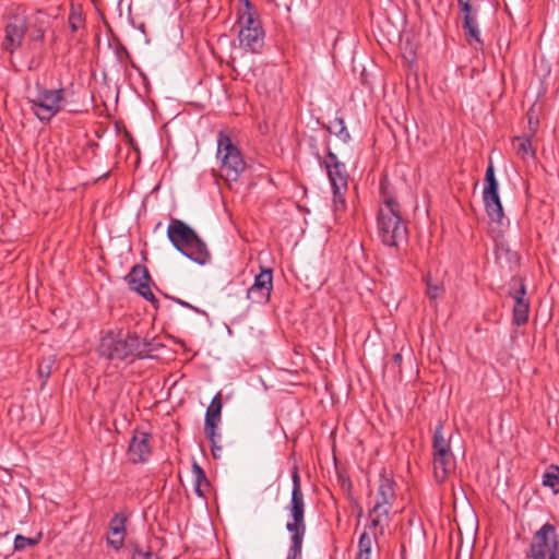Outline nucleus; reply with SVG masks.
I'll list each match as a JSON object with an SVG mask.
<instances>
[{
	"label": "nucleus",
	"mask_w": 559,
	"mask_h": 559,
	"mask_svg": "<svg viewBox=\"0 0 559 559\" xmlns=\"http://www.w3.org/2000/svg\"><path fill=\"white\" fill-rule=\"evenodd\" d=\"M159 347L154 340H140L136 333L108 332L105 334L98 345L99 356L108 360H124L128 358H146L152 357V353Z\"/></svg>",
	"instance_id": "obj_1"
},
{
	"label": "nucleus",
	"mask_w": 559,
	"mask_h": 559,
	"mask_svg": "<svg viewBox=\"0 0 559 559\" xmlns=\"http://www.w3.org/2000/svg\"><path fill=\"white\" fill-rule=\"evenodd\" d=\"M383 202L378 213V236L382 243L389 247H399L407 239V226L401 217V206L389 193L388 186L381 182Z\"/></svg>",
	"instance_id": "obj_2"
},
{
	"label": "nucleus",
	"mask_w": 559,
	"mask_h": 559,
	"mask_svg": "<svg viewBox=\"0 0 559 559\" xmlns=\"http://www.w3.org/2000/svg\"><path fill=\"white\" fill-rule=\"evenodd\" d=\"M292 498L287 507L290 520L286 523V530L290 533V546L286 559H298L301 556L306 534V504L299 469L296 465L292 468Z\"/></svg>",
	"instance_id": "obj_3"
},
{
	"label": "nucleus",
	"mask_w": 559,
	"mask_h": 559,
	"mask_svg": "<svg viewBox=\"0 0 559 559\" xmlns=\"http://www.w3.org/2000/svg\"><path fill=\"white\" fill-rule=\"evenodd\" d=\"M167 237L180 253L195 263L203 265L210 261L211 255L206 245L185 222L171 218L167 228Z\"/></svg>",
	"instance_id": "obj_4"
},
{
	"label": "nucleus",
	"mask_w": 559,
	"mask_h": 559,
	"mask_svg": "<svg viewBox=\"0 0 559 559\" xmlns=\"http://www.w3.org/2000/svg\"><path fill=\"white\" fill-rule=\"evenodd\" d=\"M237 22L240 25L238 38L240 46L252 53H259L264 46L265 33L258 12L250 0H241Z\"/></svg>",
	"instance_id": "obj_5"
},
{
	"label": "nucleus",
	"mask_w": 559,
	"mask_h": 559,
	"mask_svg": "<svg viewBox=\"0 0 559 559\" xmlns=\"http://www.w3.org/2000/svg\"><path fill=\"white\" fill-rule=\"evenodd\" d=\"M33 95L27 97L33 114L41 122H49L55 116L64 109L66 90L47 88L40 82H36Z\"/></svg>",
	"instance_id": "obj_6"
},
{
	"label": "nucleus",
	"mask_w": 559,
	"mask_h": 559,
	"mask_svg": "<svg viewBox=\"0 0 559 559\" xmlns=\"http://www.w3.org/2000/svg\"><path fill=\"white\" fill-rule=\"evenodd\" d=\"M216 157L221 162V170L227 181H237L246 169L241 152L223 131L218 132Z\"/></svg>",
	"instance_id": "obj_7"
},
{
	"label": "nucleus",
	"mask_w": 559,
	"mask_h": 559,
	"mask_svg": "<svg viewBox=\"0 0 559 559\" xmlns=\"http://www.w3.org/2000/svg\"><path fill=\"white\" fill-rule=\"evenodd\" d=\"M432 456L435 478L438 483H443L455 467V457L451 450L450 438L444 437L442 424L435 429Z\"/></svg>",
	"instance_id": "obj_8"
},
{
	"label": "nucleus",
	"mask_w": 559,
	"mask_h": 559,
	"mask_svg": "<svg viewBox=\"0 0 559 559\" xmlns=\"http://www.w3.org/2000/svg\"><path fill=\"white\" fill-rule=\"evenodd\" d=\"M527 559H559V539L556 527L545 523L533 536Z\"/></svg>",
	"instance_id": "obj_9"
},
{
	"label": "nucleus",
	"mask_w": 559,
	"mask_h": 559,
	"mask_svg": "<svg viewBox=\"0 0 559 559\" xmlns=\"http://www.w3.org/2000/svg\"><path fill=\"white\" fill-rule=\"evenodd\" d=\"M324 167L333 189L335 206L336 209H338V204L344 206V192L347 191L348 186V174L345 164L340 162L332 151H329L325 155Z\"/></svg>",
	"instance_id": "obj_10"
},
{
	"label": "nucleus",
	"mask_w": 559,
	"mask_h": 559,
	"mask_svg": "<svg viewBox=\"0 0 559 559\" xmlns=\"http://www.w3.org/2000/svg\"><path fill=\"white\" fill-rule=\"evenodd\" d=\"M484 181L483 200L486 213L491 222L500 224L504 217V213L498 193V180L495 176L492 164H489L487 167Z\"/></svg>",
	"instance_id": "obj_11"
},
{
	"label": "nucleus",
	"mask_w": 559,
	"mask_h": 559,
	"mask_svg": "<svg viewBox=\"0 0 559 559\" xmlns=\"http://www.w3.org/2000/svg\"><path fill=\"white\" fill-rule=\"evenodd\" d=\"M27 31L26 17L20 14H11L8 16L4 27V38L1 48L13 53L21 47Z\"/></svg>",
	"instance_id": "obj_12"
},
{
	"label": "nucleus",
	"mask_w": 559,
	"mask_h": 559,
	"mask_svg": "<svg viewBox=\"0 0 559 559\" xmlns=\"http://www.w3.org/2000/svg\"><path fill=\"white\" fill-rule=\"evenodd\" d=\"M273 289V276L271 269H262L255 275L254 282L247 290V298L254 304H265L270 300Z\"/></svg>",
	"instance_id": "obj_13"
},
{
	"label": "nucleus",
	"mask_w": 559,
	"mask_h": 559,
	"mask_svg": "<svg viewBox=\"0 0 559 559\" xmlns=\"http://www.w3.org/2000/svg\"><path fill=\"white\" fill-rule=\"evenodd\" d=\"M127 280L131 290L136 292L140 296L152 304L157 302V299L150 287V273L144 265L135 264L128 274Z\"/></svg>",
	"instance_id": "obj_14"
},
{
	"label": "nucleus",
	"mask_w": 559,
	"mask_h": 559,
	"mask_svg": "<svg viewBox=\"0 0 559 559\" xmlns=\"http://www.w3.org/2000/svg\"><path fill=\"white\" fill-rule=\"evenodd\" d=\"M222 407V395L221 392H218L214 395L210 406L206 409L204 423V432L207 439L212 442L213 455H215V438H219V435L216 433V429L221 423Z\"/></svg>",
	"instance_id": "obj_15"
},
{
	"label": "nucleus",
	"mask_w": 559,
	"mask_h": 559,
	"mask_svg": "<svg viewBox=\"0 0 559 559\" xmlns=\"http://www.w3.org/2000/svg\"><path fill=\"white\" fill-rule=\"evenodd\" d=\"M151 435L143 430H135L128 448V456L132 463H144L151 454Z\"/></svg>",
	"instance_id": "obj_16"
},
{
	"label": "nucleus",
	"mask_w": 559,
	"mask_h": 559,
	"mask_svg": "<svg viewBox=\"0 0 559 559\" xmlns=\"http://www.w3.org/2000/svg\"><path fill=\"white\" fill-rule=\"evenodd\" d=\"M394 500V481L391 478L381 475L377 492V501L373 506V512H379L380 514H389Z\"/></svg>",
	"instance_id": "obj_17"
},
{
	"label": "nucleus",
	"mask_w": 559,
	"mask_h": 559,
	"mask_svg": "<svg viewBox=\"0 0 559 559\" xmlns=\"http://www.w3.org/2000/svg\"><path fill=\"white\" fill-rule=\"evenodd\" d=\"M463 29L469 45L476 49L483 47V40L480 38V31L476 16H463Z\"/></svg>",
	"instance_id": "obj_18"
},
{
	"label": "nucleus",
	"mask_w": 559,
	"mask_h": 559,
	"mask_svg": "<svg viewBox=\"0 0 559 559\" xmlns=\"http://www.w3.org/2000/svg\"><path fill=\"white\" fill-rule=\"evenodd\" d=\"M512 147L515 154L523 160L535 157V150L527 136H515L512 140Z\"/></svg>",
	"instance_id": "obj_19"
},
{
	"label": "nucleus",
	"mask_w": 559,
	"mask_h": 559,
	"mask_svg": "<svg viewBox=\"0 0 559 559\" xmlns=\"http://www.w3.org/2000/svg\"><path fill=\"white\" fill-rule=\"evenodd\" d=\"M526 295V286L524 280L522 277H512L509 283V296L514 300V305H519L520 302H528L525 299Z\"/></svg>",
	"instance_id": "obj_20"
},
{
	"label": "nucleus",
	"mask_w": 559,
	"mask_h": 559,
	"mask_svg": "<svg viewBox=\"0 0 559 559\" xmlns=\"http://www.w3.org/2000/svg\"><path fill=\"white\" fill-rule=\"evenodd\" d=\"M328 131L340 138L343 142H347L350 139L343 118L333 119L328 127Z\"/></svg>",
	"instance_id": "obj_21"
},
{
	"label": "nucleus",
	"mask_w": 559,
	"mask_h": 559,
	"mask_svg": "<svg viewBox=\"0 0 559 559\" xmlns=\"http://www.w3.org/2000/svg\"><path fill=\"white\" fill-rule=\"evenodd\" d=\"M56 364V357L53 355H50L47 358H43L37 368L38 377L43 380L41 385L46 383V381L49 379L52 372V368Z\"/></svg>",
	"instance_id": "obj_22"
},
{
	"label": "nucleus",
	"mask_w": 559,
	"mask_h": 559,
	"mask_svg": "<svg viewBox=\"0 0 559 559\" xmlns=\"http://www.w3.org/2000/svg\"><path fill=\"white\" fill-rule=\"evenodd\" d=\"M530 302H520L513 306V323L518 326L523 325L528 320Z\"/></svg>",
	"instance_id": "obj_23"
},
{
	"label": "nucleus",
	"mask_w": 559,
	"mask_h": 559,
	"mask_svg": "<svg viewBox=\"0 0 559 559\" xmlns=\"http://www.w3.org/2000/svg\"><path fill=\"white\" fill-rule=\"evenodd\" d=\"M543 485L551 487L555 492L559 490V467L550 465L543 476Z\"/></svg>",
	"instance_id": "obj_24"
},
{
	"label": "nucleus",
	"mask_w": 559,
	"mask_h": 559,
	"mask_svg": "<svg viewBox=\"0 0 559 559\" xmlns=\"http://www.w3.org/2000/svg\"><path fill=\"white\" fill-rule=\"evenodd\" d=\"M41 539V533L37 534L36 537H25L21 534H17L14 538V550L15 551H22L26 549L27 547H35L39 544Z\"/></svg>",
	"instance_id": "obj_25"
},
{
	"label": "nucleus",
	"mask_w": 559,
	"mask_h": 559,
	"mask_svg": "<svg viewBox=\"0 0 559 559\" xmlns=\"http://www.w3.org/2000/svg\"><path fill=\"white\" fill-rule=\"evenodd\" d=\"M127 516L122 513H116L109 523L112 535H124Z\"/></svg>",
	"instance_id": "obj_26"
},
{
	"label": "nucleus",
	"mask_w": 559,
	"mask_h": 559,
	"mask_svg": "<svg viewBox=\"0 0 559 559\" xmlns=\"http://www.w3.org/2000/svg\"><path fill=\"white\" fill-rule=\"evenodd\" d=\"M192 474L195 486L200 485L204 488L210 487V481L207 480L203 468L197 462H193L192 464Z\"/></svg>",
	"instance_id": "obj_27"
},
{
	"label": "nucleus",
	"mask_w": 559,
	"mask_h": 559,
	"mask_svg": "<svg viewBox=\"0 0 559 559\" xmlns=\"http://www.w3.org/2000/svg\"><path fill=\"white\" fill-rule=\"evenodd\" d=\"M372 539L368 533L364 532L358 540V552L357 554H371Z\"/></svg>",
	"instance_id": "obj_28"
},
{
	"label": "nucleus",
	"mask_w": 559,
	"mask_h": 559,
	"mask_svg": "<svg viewBox=\"0 0 559 559\" xmlns=\"http://www.w3.org/2000/svg\"><path fill=\"white\" fill-rule=\"evenodd\" d=\"M427 295L430 299L439 298L443 293V286L439 283H432L431 280L427 278Z\"/></svg>",
	"instance_id": "obj_29"
},
{
	"label": "nucleus",
	"mask_w": 559,
	"mask_h": 559,
	"mask_svg": "<svg viewBox=\"0 0 559 559\" xmlns=\"http://www.w3.org/2000/svg\"><path fill=\"white\" fill-rule=\"evenodd\" d=\"M83 22V17H82V14L80 12H76V11H72L69 15V25H70V28L71 31L74 33L76 32L81 24Z\"/></svg>",
	"instance_id": "obj_30"
},
{
	"label": "nucleus",
	"mask_w": 559,
	"mask_h": 559,
	"mask_svg": "<svg viewBox=\"0 0 559 559\" xmlns=\"http://www.w3.org/2000/svg\"><path fill=\"white\" fill-rule=\"evenodd\" d=\"M389 514H380L379 512H373V508L370 511V528H377L381 525L382 519L388 518Z\"/></svg>",
	"instance_id": "obj_31"
},
{
	"label": "nucleus",
	"mask_w": 559,
	"mask_h": 559,
	"mask_svg": "<svg viewBox=\"0 0 559 559\" xmlns=\"http://www.w3.org/2000/svg\"><path fill=\"white\" fill-rule=\"evenodd\" d=\"M124 540V535H112V537L107 538V544L111 546L114 549L118 550L122 547Z\"/></svg>",
	"instance_id": "obj_32"
},
{
	"label": "nucleus",
	"mask_w": 559,
	"mask_h": 559,
	"mask_svg": "<svg viewBox=\"0 0 559 559\" xmlns=\"http://www.w3.org/2000/svg\"><path fill=\"white\" fill-rule=\"evenodd\" d=\"M463 16H476V10H474L472 2H464L459 4Z\"/></svg>",
	"instance_id": "obj_33"
},
{
	"label": "nucleus",
	"mask_w": 559,
	"mask_h": 559,
	"mask_svg": "<svg viewBox=\"0 0 559 559\" xmlns=\"http://www.w3.org/2000/svg\"><path fill=\"white\" fill-rule=\"evenodd\" d=\"M152 558H153V554L150 550L145 551L143 549H140L138 546H135L133 555H132V559H152Z\"/></svg>",
	"instance_id": "obj_34"
},
{
	"label": "nucleus",
	"mask_w": 559,
	"mask_h": 559,
	"mask_svg": "<svg viewBox=\"0 0 559 559\" xmlns=\"http://www.w3.org/2000/svg\"><path fill=\"white\" fill-rule=\"evenodd\" d=\"M176 301H177L179 305H181L182 307H186V308L192 309V310H194V311H195V312H198V313H202V312H203L202 310H200L199 308H197V307H194V306L190 305V304H189V302H187V301H183V300H181V299H176Z\"/></svg>",
	"instance_id": "obj_35"
},
{
	"label": "nucleus",
	"mask_w": 559,
	"mask_h": 559,
	"mask_svg": "<svg viewBox=\"0 0 559 559\" xmlns=\"http://www.w3.org/2000/svg\"><path fill=\"white\" fill-rule=\"evenodd\" d=\"M501 251H504V249L503 248H498L497 249V258L498 259L500 258ZM506 253L509 254L511 258H516V253L515 252H511L509 250H506Z\"/></svg>",
	"instance_id": "obj_36"
},
{
	"label": "nucleus",
	"mask_w": 559,
	"mask_h": 559,
	"mask_svg": "<svg viewBox=\"0 0 559 559\" xmlns=\"http://www.w3.org/2000/svg\"><path fill=\"white\" fill-rule=\"evenodd\" d=\"M204 487L198 485L195 486L194 485V492L199 496V497H204Z\"/></svg>",
	"instance_id": "obj_37"
},
{
	"label": "nucleus",
	"mask_w": 559,
	"mask_h": 559,
	"mask_svg": "<svg viewBox=\"0 0 559 559\" xmlns=\"http://www.w3.org/2000/svg\"><path fill=\"white\" fill-rule=\"evenodd\" d=\"M392 359H393V361H394L396 365H399V366H400V364H401V361H402V355H401V354H399V353H396V354H394V355H393Z\"/></svg>",
	"instance_id": "obj_38"
},
{
	"label": "nucleus",
	"mask_w": 559,
	"mask_h": 559,
	"mask_svg": "<svg viewBox=\"0 0 559 559\" xmlns=\"http://www.w3.org/2000/svg\"><path fill=\"white\" fill-rule=\"evenodd\" d=\"M356 559H370L369 554H357Z\"/></svg>",
	"instance_id": "obj_39"
},
{
	"label": "nucleus",
	"mask_w": 559,
	"mask_h": 559,
	"mask_svg": "<svg viewBox=\"0 0 559 559\" xmlns=\"http://www.w3.org/2000/svg\"><path fill=\"white\" fill-rule=\"evenodd\" d=\"M219 451H222V447L215 444V457L217 456V453H219Z\"/></svg>",
	"instance_id": "obj_40"
},
{
	"label": "nucleus",
	"mask_w": 559,
	"mask_h": 559,
	"mask_svg": "<svg viewBox=\"0 0 559 559\" xmlns=\"http://www.w3.org/2000/svg\"><path fill=\"white\" fill-rule=\"evenodd\" d=\"M472 2V0H457V3Z\"/></svg>",
	"instance_id": "obj_41"
}]
</instances>
